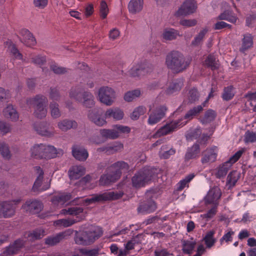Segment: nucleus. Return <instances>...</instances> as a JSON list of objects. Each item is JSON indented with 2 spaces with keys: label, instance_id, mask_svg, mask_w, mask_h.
<instances>
[{
  "label": "nucleus",
  "instance_id": "obj_60",
  "mask_svg": "<svg viewBox=\"0 0 256 256\" xmlns=\"http://www.w3.org/2000/svg\"><path fill=\"white\" fill-rule=\"evenodd\" d=\"M244 152V150H239L236 152L232 156L227 162H230V166L236 162L242 156Z\"/></svg>",
  "mask_w": 256,
  "mask_h": 256
},
{
  "label": "nucleus",
  "instance_id": "obj_16",
  "mask_svg": "<svg viewBox=\"0 0 256 256\" xmlns=\"http://www.w3.org/2000/svg\"><path fill=\"white\" fill-rule=\"evenodd\" d=\"M22 208L26 212L35 214L41 211L42 204L40 202L36 200H28L22 205Z\"/></svg>",
  "mask_w": 256,
  "mask_h": 256
},
{
  "label": "nucleus",
  "instance_id": "obj_3",
  "mask_svg": "<svg viewBox=\"0 0 256 256\" xmlns=\"http://www.w3.org/2000/svg\"><path fill=\"white\" fill-rule=\"evenodd\" d=\"M128 164L124 161L117 162L106 169V174L100 176L99 180L101 186H108L117 181L122 175V171H127Z\"/></svg>",
  "mask_w": 256,
  "mask_h": 256
},
{
  "label": "nucleus",
  "instance_id": "obj_63",
  "mask_svg": "<svg viewBox=\"0 0 256 256\" xmlns=\"http://www.w3.org/2000/svg\"><path fill=\"white\" fill-rule=\"evenodd\" d=\"M116 130L118 132V134H128L130 132V128L128 126H124L120 124H116L114 126Z\"/></svg>",
  "mask_w": 256,
  "mask_h": 256
},
{
  "label": "nucleus",
  "instance_id": "obj_12",
  "mask_svg": "<svg viewBox=\"0 0 256 256\" xmlns=\"http://www.w3.org/2000/svg\"><path fill=\"white\" fill-rule=\"evenodd\" d=\"M197 8L194 0H186L176 13L177 16L189 15L193 14Z\"/></svg>",
  "mask_w": 256,
  "mask_h": 256
},
{
  "label": "nucleus",
  "instance_id": "obj_10",
  "mask_svg": "<svg viewBox=\"0 0 256 256\" xmlns=\"http://www.w3.org/2000/svg\"><path fill=\"white\" fill-rule=\"evenodd\" d=\"M98 97L102 103L106 106H110L115 98V92L110 87L103 86L99 90Z\"/></svg>",
  "mask_w": 256,
  "mask_h": 256
},
{
  "label": "nucleus",
  "instance_id": "obj_14",
  "mask_svg": "<svg viewBox=\"0 0 256 256\" xmlns=\"http://www.w3.org/2000/svg\"><path fill=\"white\" fill-rule=\"evenodd\" d=\"M222 196L220 189L218 186H214L208 192L204 197V201L206 204H213L214 206H218V200Z\"/></svg>",
  "mask_w": 256,
  "mask_h": 256
},
{
  "label": "nucleus",
  "instance_id": "obj_29",
  "mask_svg": "<svg viewBox=\"0 0 256 256\" xmlns=\"http://www.w3.org/2000/svg\"><path fill=\"white\" fill-rule=\"evenodd\" d=\"M144 5V0H130L128 4V9L130 13L136 14L140 12Z\"/></svg>",
  "mask_w": 256,
  "mask_h": 256
},
{
  "label": "nucleus",
  "instance_id": "obj_34",
  "mask_svg": "<svg viewBox=\"0 0 256 256\" xmlns=\"http://www.w3.org/2000/svg\"><path fill=\"white\" fill-rule=\"evenodd\" d=\"M182 242L183 252L185 254H192L196 245V242L192 238L191 240H183Z\"/></svg>",
  "mask_w": 256,
  "mask_h": 256
},
{
  "label": "nucleus",
  "instance_id": "obj_64",
  "mask_svg": "<svg viewBox=\"0 0 256 256\" xmlns=\"http://www.w3.org/2000/svg\"><path fill=\"white\" fill-rule=\"evenodd\" d=\"M234 234V232L230 230L227 233L225 234L220 240V242L222 243V242H232V236Z\"/></svg>",
  "mask_w": 256,
  "mask_h": 256
},
{
  "label": "nucleus",
  "instance_id": "obj_25",
  "mask_svg": "<svg viewBox=\"0 0 256 256\" xmlns=\"http://www.w3.org/2000/svg\"><path fill=\"white\" fill-rule=\"evenodd\" d=\"M86 172L85 168L82 166H74L68 170V176L70 180H78Z\"/></svg>",
  "mask_w": 256,
  "mask_h": 256
},
{
  "label": "nucleus",
  "instance_id": "obj_21",
  "mask_svg": "<svg viewBox=\"0 0 256 256\" xmlns=\"http://www.w3.org/2000/svg\"><path fill=\"white\" fill-rule=\"evenodd\" d=\"M184 80L182 78L172 80L166 89L165 92L167 94H172L179 92L184 86Z\"/></svg>",
  "mask_w": 256,
  "mask_h": 256
},
{
  "label": "nucleus",
  "instance_id": "obj_9",
  "mask_svg": "<svg viewBox=\"0 0 256 256\" xmlns=\"http://www.w3.org/2000/svg\"><path fill=\"white\" fill-rule=\"evenodd\" d=\"M123 195L124 192L122 191L105 192L101 194H94L90 198H85L84 202L86 206H88L96 202L118 200Z\"/></svg>",
  "mask_w": 256,
  "mask_h": 256
},
{
  "label": "nucleus",
  "instance_id": "obj_45",
  "mask_svg": "<svg viewBox=\"0 0 256 256\" xmlns=\"http://www.w3.org/2000/svg\"><path fill=\"white\" fill-rule=\"evenodd\" d=\"M72 198V195L70 193H63L55 196L52 200V202H57L58 204H64L68 200H70Z\"/></svg>",
  "mask_w": 256,
  "mask_h": 256
},
{
  "label": "nucleus",
  "instance_id": "obj_18",
  "mask_svg": "<svg viewBox=\"0 0 256 256\" xmlns=\"http://www.w3.org/2000/svg\"><path fill=\"white\" fill-rule=\"evenodd\" d=\"M147 64H134L128 71L129 74L132 76H136L140 74H144L150 72Z\"/></svg>",
  "mask_w": 256,
  "mask_h": 256
},
{
  "label": "nucleus",
  "instance_id": "obj_26",
  "mask_svg": "<svg viewBox=\"0 0 256 256\" xmlns=\"http://www.w3.org/2000/svg\"><path fill=\"white\" fill-rule=\"evenodd\" d=\"M180 36V32L172 28H166L163 30L162 38L166 41L174 40Z\"/></svg>",
  "mask_w": 256,
  "mask_h": 256
},
{
  "label": "nucleus",
  "instance_id": "obj_40",
  "mask_svg": "<svg viewBox=\"0 0 256 256\" xmlns=\"http://www.w3.org/2000/svg\"><path fill=\"white\" fill-rule=\"evenodd\" d=\"M232 166L230 162H225L220 166L216 174L218 178H221L226 176L230 168Z\"/></svg>",
  "mask_w": 256,
  "mask_h": 256
},
{
  "label": "nucleus",
  "instance_id": "obj_36",
  "mask_svg": "<svg viewBox=\"0 0 256 256\" xmlns=\"http://www.w3.org/2000/svg\"><path fill=\"white\" fill-rule=\"evenodd\" d=\"M44 231L42 229H36L32 232H28L26 234V237L28 240L34 242L42 238L44 236Z\"/></svg>",
  "mask_w": 256,
  "mask_h": 256
},
{
  "label": "nucleus",
  "instance_id": "obj_54",
  "mask_svg": "<svg viewBox=\"0 0 256 256\" xmlns=\"http://www.w3.org/2000/svg\"><path fill=\"white\" fill-rule=\"evenodd\" d=\"M0 152L4 158L6 159L10 158V151L8 144H6L0 143Z\"/></svg>",
  "mask_w": 256,
  "mask_h": 256
},
{
  "label": "nucleus",
  "instance_id": "obj_37",
  "mask_svg": "<svg viewBox=\"0 0 256 256\" xmlns=\"http://www.w3.org/2000/svg\"><path fill=\"white\" fill-rule=\"evenodd\" d=\"M208 32V30L206 28H204L201 30L198 34L194 36V40L192 42V45L194 46H200L202 44L204 36Z\"/></svg>",
  "mask_w": 256,
  "mask_h": 256
},
{
  "label": "nucleus",
  "instance_id": "obj_32",
  "mask_svg": "<svg viewBox=\"0 0 256 256\" xmlns=\"http://www.w3.org/2000/svg\"><path fill=\"white\" fill-rule=\"evenodd\" d=\"M78 126V124L74 120L65 119L58 123V127L62 131L66 132L71 128L75 129Z\"/></svg>",
  "mask_w": 256,
  "mask_h": 256
},
{
  "label": "nucleus",
  "instance_id": "obj_48",
  "mask_svg": "<svg viewBox=\"0 0 256 256\" xmlns=\"http://www.w3.org/2000/svg\"><path fill=\"white\" fill-rule=\"evenodd\" d=\"M140 90L137 89L126 92L124 96V99L126 101L130 102L132 101L134 98L140 96Z\"/></svg>",
  "mask_w": 256,
  "mask_h": 256
},
{
  "label": "nucleus",
  "instance_id": "obj_28",
  "mask_svg": "<svg viewBox=\"0 0 256 256\" xmlns=\"http://www.w3.org/2000/svg\"><path fill=\"white\" fill-rule=\"evenodd\" d=\"M195 176L196 174L194 173H190L186 175L176 184V190L180 192L183 190L185 188H188L190 183Z\"/></svg>",
  "mask_w": 256,
  "mask_h": 256
},
{
  "label": "nucleus",
  "instance_id": "obj_46",
  "mask_svg": "<svg viewBox=\"0 0 256 256\" xmlns=\"http://www.w3.org/2000/svg\"><path fill=\"white\" fill-rule=\"evenodd\" d=\"M216 116V112L212 109H209L206 112L204 115L202 120V122L203 124L210 123L215 119Z\"/></svg>",
  "mask_w": 256,
  "mask_h": 256
},
{
  "label": "nucleus",
  "instance_id": "obj_33",
  "mask_svg": "<svg viewBox=\"0 0 256 256\" xmlns=\"http://www.w3.org/2000/svg\"><path fill=\"white\" fill-rule=\"evenodd\" d=\"M218 20H227L231 23L236 22L238 18L231 10H226L221 13L217 18Z\"/></svg>",
  "mask_w": 256,
  "mask_h": 256
},
{
  "label": "nucleus",
  "instance_id": "obj_27",
  "mask_svg": "<svg viewBox=\"0 0 256 256\" xmlns=\"http://www.w3.org/2000/svg\"><path fill=\"white\" fill-rule=\"evenodd\" d=\"M200 154V146L198 144H194L192 147L188 148L184 156V160L188 161L191 159H194L198 156Z\"/></svg>",
  "mask_w": 256,
  "mask_h": 256
},
{
  "label": "nucleus",
  "instance_id": "obj_44",
  "mask_svg": "<svg viewBox=\"0 0 256 256\" xmlns=\"http://www.w3.org/2000/svg\"><path fill=\"white\" fill-rule=\"evenodd\" d=\"M77 220L75 219L66 218L60 219L54 222V225L57 226L68 227L76 223Z\"/></svg>",
  "mask_w": 256,
  "mask_h": 256
},
{
  "label": "nucleus",
  "instance_id": "obj_24",
  "mask_svg": "<svg viewBox=\"0 0 256 256\" xmlns=\"http://www.w3.org/2000/svg\"><path fill=\"white\" fill-rule=\"evenodd\" d=\"M22 36V40L20 39L22 42L28 46H34L36 44V40L32 34L26 29H22L20 32Z\"/></svg>",
  "mask_w": 256,
  "mask_h": 256
},
{
  "label": "nucleus",
  "instance_id": "obj_61",
  "mask_svg": "<svg viewBox=\"0 0 256 256\" xmlns=\"http://www.w3.org/2000/svg\"><path fill=\"white\" fill-rule=\"evenodd\" d=\"M132 226H134V224H130L128 227H126L124 228H122L120 230H118L116 228V230H114L113 234L112 235V236H117L120 234H126L132 229Z\"/></svg>",
  "mask_w": 256,
  "mask_h": 256
},
{
  "label": "nucleus",
  "instance_id": "obj_23",
  "mask_svg": "<svg viewBox=\"0 0 256 256\" xmlns=\"http://www.w3.org/2000/svg\"><path fill=\"white\" fill-rule=\"evenodd\" d=\"M46 146L42 144H36L31 149L32 156L36 158H46L47 156Z\"/></svg>",
  "mask_w": 256,
  "mask_h": 256
},
{
  "label": "nucleus",
  "instance_id": "obj_43",
  "mask_svg": "<svg viewBox=\"0 0 256 256\" xmlns=\"http://www.w3.org/2000/svg\"><path fill=\"white\" fill-rule=\"evenodd\" d=\"M234 96V87L232 86H230L224 88L222 98L223 100L228 101L232 100Z\"/></svg>",
  "mask_w": 256,
  "mask_h": 256
},
{
  "label": "nucleus",
  "instance_id": "obj_7",
  "mask_svg": "<svg viewBox=\"0 0 256 256\" xmlns=\"http://www.w3.org/2000/svg\"><path fill=\"white\" fill-rule=\"evenodd\" d=\"M154 170L149 167H145L138 171L132 178V185L135 188L144 186L153 178Z\"/></svg>",
  "mask_w": 256,
  "mask_h": 256
},
{
  "label": "nucleus",
  "instance_id": "obj_59",
  "mask_svg": "<svg viewBox=\"0 0 256 256\" xmlns=\"http://www.w3.org/2000/svg\"><path fill=\"white\" fill-rule=\"evenodd\" d=\"M32 62L39 65L41 67L42 66L46 63V56L38 55L32 58Z\"/></svg>",
  "mask_w": 256,
  "mask_h": 256
},
{
  "label": "nucleus",
  "instance_id": "obj_47",
  "mask_svg": "<svg viewBox=\"0 0 256 256\" xmlns=\"http://www.w3.org/2000/svg\"><path fill=\"white\" fill-rule=\"evenodd\" d=\"M123 148V144L120 142H114L108 145L107 154H113L121 150Z\"/></svg>",
  "mask_w": 256,
  "mask_h": 256
},
{
  "label": "nucleus",
  "instance_id": "obj_39",
  "mask_svg": "<svg viewBox=\"0 0 256 256\" xmlns=\"http://www.w3.org/2000/svg\"><path fill=\"white\" fill-rule=\"evenodd\" d=\"M68 235L66 232H60L53 236L49 237V246H54L63 240Z\"/></svg>",
  "mask_w": 256,
  "mask_h": 256
},
{
  "label": "nucleus",
  "instance_id": "obj_49",
  "mask_svg": "<svg viewBox=\"0 0 256 256\" xmlns=\"http://www.w3.org/2000/svg\"><path fill=\"white\" fill-rule=\"evenodd\" d=\"M35 130L42 136H47L48 126L46 122H41L38 125L34 126Z\"/></svg>",
  "mask_w": 256,
  "mask_h": 256
},
{
  "label": "nucleus",
  "instance_id": "obj_19",
  "mask_svg": "<svg viewBox=\"0 0 256 256\" xmlns=\"http://www.w3.org/2000/svg\"><path fill=\"white\" fill-rule=\"evenodd\" d=\"M241 42V46L239 50L240 52L245 54L247 50L251 48L253 46V36L250 33L244 34L242 35Z\"/></svg>",
  "mask_w": 256,
  "mask_h": 256
},
{
  "label": "nucleus",
  "instance_id": "obj_38",
  "mask_svg": "<svg viewBox=\"0 0 256 256\" xmlns=\"http://www.w3.org/2000/svg\"><path fill=\"white\" fill-rule=\"evenodd\" d=\"M100 134L103 138L109 139H116L119 136L118 132L116 130L102 129Z\"/></svg>",
  "mask_w": 256,
  "mask_h": 256
},
{
  "label": "nucleus",
  "instance_id": "obj_15",
  "mask_svg": "<svg viewBox=\"0 0 256 256\" xmlns=\"http://www.w3.org/2000/svg\"><path fill=\"white\" fill-rule=\"evenodd\" d=\"M24 246V242L20 239L16 240L14 242L6 248L2 256H10L17 254Z\"/></svg>",
  "mask_w": 256,
  "mask_h": 256
},
{
  "label": "nucleus",
  "instance_id": "obj_52",
  "mask_svg": "<svg viewBox=\"0 0 256 256\" xmlns=\"http://www.w3.org/2000/svg\"><path fill=\"white\" fill-rule=\"evenodd\" d=\"M146 112V108L144 106H140L135 108L131 114V118L133 120H138L139 117L143 115Z\"/></svg>",
  "mask_w": 256,
  "mask_h": 256
},
{
  "label": "nucleus",
  "instance_id": "obj_62",
  "mask_svg": "<svg viewBox=\"0 0 256 256\" xmlns=\"http://www.w3.org/2000/svg\"><path fill=\"white\" fill-rule=\"evenodd\" d=\"M232 27V25L227 24L226 22L220 21L216 23L214 25V30H220L226 28H228L230 29Z\"/></svg>",
  "mask_w": 256,
  "mask_h": 256
},
{
  "label": "nucleus",
  "instance_id": "obj_5",
  "mask_svg": "<svg viewBox=\"0 0 256 256\" xmlns=\"http://www.w3.org/2000/svg\"><path fill=\"white\" fill-rule=\"evenodd\" d=\"M123 112L118 108L108 109L105 113V119L100 118L98 114V110L94 109L90 110L88 114V118L98 126H102L106 124V118H112L115 120H120L124 117Z\"/></svg>",
  "mask_w": 256,
  "mask_h": 256
},
{
  "label": "nucleus",
  "instance_id": "obj_31",
  "mask_svg": "<svg viewBox=\"0 0 256 256\" xmlns=\"http://www.w3.org/2000/svg\"><path fill=\"white\" fill-rule=\"evenodd\" d=\"M34 169L36 171V172L38 174V176H37V178L34 182L32 188V190L34 192H39L41 190L40 189V188L41 186L42 183L44 178V172L40 166H35Z\"/></svg>",
  "mask_w": 256,
  "mask_h": 256
},
{
  "label": "nucleus",
  "instance_id": "obj_56",
  "mask_svg": "<svg viewBox=\"0 0 256 256\" xmlns=\"http://www.w3.org/2000/svg\"><path fill=\"white\" fill-rule=\"evenodd\" d=\"M238 181V178L236 176L235 174L230 172L227 177L226 185L228 188L234 187Z\"/></svg>",
  "mask_w": 256,
  "mask_h": 256
},
{
  "label": "nucleus",
  "instance_id": "obj_6",
  "mask_svg": "<svg viewBox=\"0 0 256 256\" xmlns=\"http://www.w3.org/2000/svg\"><path fill=\"white\" fill-rule=\"evenodd\" d=\"M102 234L103 230L102 228L94 226L89 230L76 233L74 240L78 244H90L100 238Z\"/></svg>",
  "mask_w": 256,
  "mask_h": 256
},
{
  "label": "nucleus",
  "instance_id": "obj_11",
  "mask_svg": "<svg viewBox=\"0 0 256 256\" xmlns=\"http://www.w3.org/2000/svg\"><path fill=\"white\" fill-rule=\"evenodd\" d=\"M167 110L165 105L156 107L150 113L148 120V124L153 126L160 122L165 116Z\"/></svg>",
  "mask_w": 256,
  "mask_h": 256
},
{
  "label": "nucleus",
  "instance_id": "obj_22",
  "mask_svg": "<svg viewBox=\"0 0 256 256\" xmlns=\"http://www.w3.org/2000/svg\"><path fill=\"white\" fill-rule=\"evenodd\" d=\"M72 154L76 159L80 161L86 160L88 156L87 150L78 145H74L72 146Z\"/></svg>",
  "mask_w": 256,
  "mask_h": 256
},
{
  "label": "nucleus",
  "instance_id": "obj_1",
  "mask_svg": "<svg viewBox=\"0 0 256 256\" xmlns=\"http://www.w3.org/2000/svg\"><path fill=\"white\" fill-rule=\"evenodd\" d=\"M203 106L200 105L190 110L184 117L179 118L177 120L170 118L154 134L156 138L160 137L172 133L178 128L186 124L188 120L192 119L194 116L199 114L203 110Z\"/></svg>",
  "mask_w": 256,
  "mask_h": 256
},
{
  "label": "nucleus",
  "instance_id": "obj_42",
  "mask_svg": "<svg viewBox=\"0 0 256 256\" xmlns=\"http://www.w3.org/2000/svg\"><path fill=\"white\" fill-rule=\"evenodd\" d=\"M214 231H209L204 237V240L207 248H212L216 243V240L214 237Z\"/></svg>",
  "mask_w": 256,
  "mask_h": 256
},
{
  "label": "nucleus",
  "instance_id": "obj_4",
  "mask_svg": "<svg viewBox=\"0 0 256 256\" xmlns=\"http://www.w3.org/2000/svg\"><path fill=\"white\" fill-rule=\"evenodd\" d=\"M69 96L86 108H91L94 105V96L90 92L86 90L85 84H80L72 87Z\"/></svg>",
  "mask_w": 256,
  "mask_h": 256
},
{
  "label": "nucleus",
  "instance_id": "obj_13",
  "mask_svg": "<svg viewBox=\"0 0 256 256\" xmlns=\"http://www.w3.org/2000/svg\"><path fill=\"white\" fill-rule=\"evenodd\" d=\"M218 152V148L216 146H213L208 148L202 153V163L204 164L215 162L217 158Z\"/></svg>",
  "mask_w": 256,
  "mask_h": 256
},
{
  "label": "nucleus",
  "instance_id": "obj_8",
  "mask_svg": "<svg viewBox=\"0 0 256 256\" xmlns=\"http://www.w3.org/2000/svg\"><path fill=\"white\" fill-rule=\"evenodd\" d=\"M45 103L46 98L41 95H36L27 100V104L34 108V114L38 118H42L46 116L47 109L44 106Z\"/></svg>",
  "mask_w": 256,
  "mask_h": 256
},
{
  "label": "nucleus",
  "instance_id": "obj_2",
  "mask_svg": "<svg viewBox=\"0 0 256 256\" xmlns=\"http://www.w3.org/2000/svg\"><path fill=\"white\" fill-rule=\"evenodd\" d=\"M165 63L168 69L173 73L179 74L188 68L190 60L178 51L173 50L166 55Z\"/></svg>",
  "mask_w": 256,
  "mask_h": 256
},
{
  "label": "nucleus",
  "instance_id": "obj_35",
  "mask_svg": "<svg viewBox=\"0 0 256 256\" xmlns=\"http://www.w3.org/2000/svg\"><path fill=\"white\" fill-rule=\"evenodd\" d=\"M204 65L210 68L212 70L218 68V64L216 61V58L213 54H210L206 58Z\"/></svg>",
  "mask_w": 256,
  "mask_h": 256
},
{
  "label": "nucleus",
  "instance_id": "obj_41",
  "mask_svg": "<svg viewBox=\"0 0 256 256\" xmlns=\"http://www.w3.org/2000/svg\"><path fill=\"white\" fill-rule=\"evenodd\" d=\"M84 209L80 206H73L68 208L62 209L61 214H70L76 216L83 212Z\"/></svg>",
  "mask_w": 256,
  "mask_h": 256
},
{
  "label": "nucleus",
  "instance_id": "obj_50",
  "mask_svg": "<svg viewBox=\"0 0 256 256\" xmlns=\"http://www.w3.org/2000/svg\"><path fill=\"white\" fill-rule=\"evenodd\" d=\"M187 96L188 102L190 103H193L198 100L199 93L198 90L196 88L190 89L188 92Z\"/></svg>",
  "mask_w": 256,
  "mask_h": 256
},
{
  "label": "nucleus",
  "instance_id": "obj_55",
  "mask_svg": "<svg viewBox=\"0 0 256 256\" xmlns=\"http://www.w3.org/2000/svg\"><path fill=\"white\" fill-rule=\"evenodd\" d=\"M62 154L63 150H56L54 146H49V159L55 158Z\"/></svg>",
  "mask_w": 256,
  "mask_h": 256
},
{
  "label": "nucleus",
  "instance_id": "obj_17",
  "mask_svg": "<svg viewBox=\"0 0 256 256\" xmlns=\"http://www.w3.org/2000/svg\"><path fill=\"white\" fill-rule=\"evenodd\" d=\"M16 207L12 202H0V211L4 218H10L14 215Z\"/></svg>",
  "mask_w": 256,
  "mask_h": 256
},
{
  "label": "nucleus",
  "instance_id": "obj_58",
  "mask_svg": "<svg viewBox=\"0 0 256 256\" xmlns=\"http://www.w3.org/2000/svg\"><path fill=\"white\" fill-rule=\"evenodd\" d=\"M244 142L246 143L256 142V133L247 131L244 135Z\"/></svg>",
  "mask_w": 256,
  "mask_h": 256
},
{
  "label": "nucleus",
  "instance_id": "obj_30",
  "mask_svg": "<svg viewBox=\"0 0 256 256\" xmlns=\"http://www.w3.org/2000/svg\"><path fill=\"white\" fill-rule=\"evenodd\" d=\"M3 114L6 118L12 121H17L19 118L18 112L12 105H8L6 108L3 110Z\"/></svg>",
  "mask_w": 256,
  "mask_h": 256
},
{
  "label": "nucleus",
  "instance_id": "obj_57",
  "mask_svg": "<svg viewBox=\"0 0 256 256\" xmlns=\"http://www.w3.org/2000/svg\"><path fill=\"white\" fill-rule=\"evenodd\" d=\"M58 105L56 102L51 103L50 108L51 109V115L54 118H58L60 116V114L58 108Z\"/></svg>",
  "mask_w": 256,
  "mask_h": 256
},
{
  "label": "nucleus",
  "instance_id": "obj_53",
  "mask_svg": "<svg viewBox=\"0 0 256 256\" xmlns=\"http://www.w3.org/2000/svg\"><path fill=\"white\" fill-rule=\"evenodd\" d=\"M108 13V8L107 4L104 0L101 1L100 6V14L102 19L106 18Z\"/></svg>",
  "mask_w": 256,
  "mask_h": 256
},
{
  "label": "nucleus",
  "instance_id": "obj_20",
  "mask_svg": "<svg viewBox=\"0 0 256 256\" xmlns=\"http://www.w3.org/2000/svg\"><path fill=\"white\" fill-rule=\"evenodd\" d=\"M156 209V202L152 200H148L142 203L138 208V211L144 214H150L154 212Z\"/></svg>",
  "mask_w": 256,
  "mask_h": 256
},
{
  "label": "nucleus",
  "instance_id": "obj_51",
  "mask_svg": "<svg viewBox=\"0 0 256 256\" xmlns=\"http://www.w3.org/2000/svg\"><path fill=\"white\" fill-rule=\"evenodd\" d=\"M79 252L83 256H97L99 253V249L96 248L90 250L82 248L79 249Z\"/></svg>",
  "mask_w": 256,
  "mask_h": 256
}]
</instances>
